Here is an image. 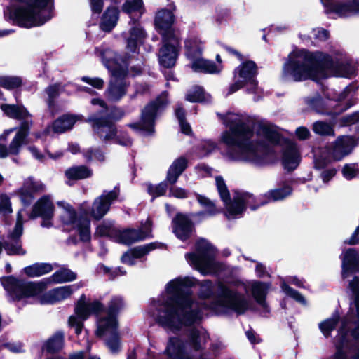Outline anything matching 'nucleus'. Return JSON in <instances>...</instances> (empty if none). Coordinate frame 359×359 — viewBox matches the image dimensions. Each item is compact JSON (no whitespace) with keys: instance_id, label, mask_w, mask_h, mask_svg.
<instances>
[{"instance_id":"nucleus-17","label":"nucleus","mask_w":359,"mask_h":359,"mask_svg":"<svg viewBox=\"0 0 359 359\" xmlns=\"http://www.w3.org/2000/svg\"><path fill=\"white\" fill-rule=\"evenodd\" d=\"M124 302L121 297H113L108 303L107 315L97 320L96 335L111 332L118 328V313L123 309Z\"/></svg>"},{"instance_id":"nucleus-39","label":"nucleus","mask_w":359,"mask_h":359,"mask_svg":"<svg viewBox=\"0 0 359 359\" xmlns=\"http://www.w3.org/2000/svg\"><path fill=\"white\" fill-rule=\"evenodd\" d=\"M65 176L69 181L80 180L92 175V170L84 165L73 166L65 171Z\"/></svg>"},{"instance_id":"nucleus-36","label":"nucleus","mask_w":359,"mask_h":359,"mask_svg":"<svg viewBox=\"0 0 359 359\" xmlns=\"http://www.w3.org/2000/svg\"><path fill=\"white\" fill-rule=\"evenodd\" d=\"M118 18V9L114 6L109 7L102 15L100 28L105 32L111 31L116 25Z\"/></svg>"},{"instance_id":"nucleus-4","label":"nucleus","mask_w":359,"mask_h":359,"mask_svg":"<svg viewBox=\"0 0 359 359\" xmlns=\"http://www.w3.org/2000/svg\"><path fill=\"white\" fill-rule=\"evenodd\" d=\"M215 182L224 205V215L228 219L241 217L247 206L252 210H256L259 206L269 202L283 200L292 193V188L289 185H285L281 188L270 190L257 198L247 192H236L233 200H231L229 191L223 178L220 176L216 177Z\"/></svg>"},{"instance_id":"nucleus-47","label":"nucleus","mask_w":359,"mask_h":359,"mask_svg":"<svg viewBox=\"0 0 359 359\" xmlns=\"http://www.w3.org/2000/svg\"><path fill=\"white\" fill-rule=\"evenodd\" d=\"M116 232L117 229L111 222H104L97 226L95 234L100 236H108L115 240Z\"/></svg>"},{"instance_id":"nucleus-53","label":"nucleus","mask_w":359,"mask_h":359,"mask_svg":"<svg viewBox=\"0 0 359 359\" xmlns=\"http://www.w3.org/2000/svg\"><path fill=\"white\" fill-rule=\"evenodd\" d=\"M341 172L343 177L348 180L359 177V169L355 163L344 165Z\"/></svg>"},{"instance_id":"nucleus-31","label":"nucleus","mask_w":359,"mask_h":359,"mask_svg":"<svg viewBox=\"0 0 359 359\" xmlns=\"http://www.w3.org/2000/svg\"><path fill=\"white\" fill-rule=\"evenodd\" d=\"M53 204L48 196H43L40 198L33 207L29 215L30 219H35L37 217L41 218H52L53 216Z\"/></svg>"},{"instance_id":"nucleus-37","label":"nucleus","mask_w":359,"mask_h":359,"mask_svg":"<svg viewBox=\"0 0 359 359\" xmlns=\"http://www.w3.org/2000/svg\"><path fill=\"white\" fill-rule=\"evenodd\" d=\"M187 166V160L185 158L180 157L175 159L168 169L167 180L172 184L176 183L179 177L186 169Z\"/></svg>"},{"instance_id":"nucleus-19","label":"nucleus","mask_w":359,"mask_h":359,"mask_svg":"<svg viewBox=\"0 0 359 359\" xmlns=\"http://www.w3.org/2000/svg\"><path fill=\"white\" fill-rule=\"evenodd\" d=\"M130 29L126 34V53L122 57L116 53L115 57L121 62V59H126L129 65L130 60L134 57L138 52V48L142 45L146 37L147 33L138 21L130 22Z\"/></svg>"},{"instance_id":"nucleus-6","label":"nucleus","mask_w":359,"mask_h":359,"mask_svg":"<svg viewBox=\"0 0 359 359\" xmlns=\"http://www.w3.org/2000/svg\"><path fill=\"white\" fill-rule=\"evenodd\" d=\"M97 55L104 67L111 72L112 79L105 92L108 100L116 102L120 100L126 93L127 83L123 77L127 74L128 64L126 59H121V62L115 57L116 53L106 46H101L95 49Z\"/></svg>"},{"instance_id":"nucleus-34","label":"nucleus","mask_w":359,"mask_h":359,"mask_svg":"<svg viewBox=\"0 0 359 359\" xmlns=\"http://www.w3.org/2000/svg\"><path fill=\"white\" fill-rule=\"evenodd\" d=\"M81 118V116L80 115H64L53 122L52 126L53 130L57 133H64L70 130Z\"/></svg>"},{"instance_id":"nucleus-61","label":"nucleus","mask_w":359,"mask_h":359,"mask_svg":"<svg viewBox=\"0 0 359 359\" xmlns=\"http://www.w3.org/2000/svg\"><path fill=\"white\" fill-rule=\"evenodd\" d=\"M313 37L318 41H325L329 38V32L323 28H315L312 30Z\"/></svg>"},{"instance_id":"nucleus-44","label":"nucleus","mask_w":359,"mask_h":359,"mask_svg":"<svg viewBox=\"0 0 359 359\" xmlns=\"http://www.w3.org/2000/svg\"><path fill=\"white\" fill-rule=\"evenodd\" d=\"M52 281L54 283H64L72 281L76 279V274L67 269H61L55 272L51 276Z\"/></svg>"},{"instance_id":"nucleus-42","label":"nucleus","mask_w":359,"mask_h":359,"mask_svg":"<svg viewBox=\"0 0 359 359\" xmlns=\"http://www.w3.org/2000/svg\"><path fill=\"white\" fill-rule=\"evenodd\" d=\"M63 345L64 334L61 332H57L46 341L44 349L49 353H55L60 350Z\"/></svg>"},{"instance_id":"nucleus-46","label":"nucleus","mask_w":359,"mask_h":359,"mask_svg":"<svg viewBox=\"0 0 359 359\" xmlns=\"http://www.w3.org/2000/svg\"><path fill=\"white\" fill-rule=\"evenodd\" d=\"M117 329L118 328L115 329V330L111 332L102 335H97L98 337L109 336V337L106 340V345L112 353H117L121 348V344L117 332Z\"/></svg>"},{"instance_id":"nucleus-58","label":"nucleus","mask_w":359,"mask_h":359,"mask_svg":"<svg viewBox=\"0 0 359 359\" xmlns=\"http://www.w3.org/2000/svg\"><path fill=\"white\" fill-rule=\"evenodd\" d=\"M217 149V144L210 140H204L200 146L201 156H205L212 153Z\"/></svg>"},{"instance_id":"nucleus-33","label":"nucleus","mask_w":359,"mask_h":359,"mask_svg":"<svg viewBox=\"0 0 359 359\" xmlns=\"http://www.w3.org/2000/svg\"><path fill=\"white\" fill-rule=\"evenodd\" d=\"M122 11L130 18V22L138 21L144 13L142 0H126L122 5Z\"/></svg>"},{"instance_id":"nucleus-29","label":"nucleus","mask_w":359,"mask_h":359,"mask_svg":"<svg viewBox=\"0 0 359 359\" xmlns=\"http://www.w3.org/2000/svg\"><path fill=\"white\" fill-rule=\"evenodd\" d=\"M189 60L191 68L196 72L214 74L220 73L223 69L222 65H216L214 62L204 59L201 56Z\"/></svg>"},{"instance_id":"nucleus-10","label":"nucleus","mask_w":359,"mask_h":359,"mask_svg":"<svg viewBox=\"0 0 359 359\" xmlns=\"http://www.w3.org/2000/svg\"><path fill=\"white\" fill-rule=\"evenodd\" d=\"M1 109L7 116L21 121L20 126L10 144L11 152L18 154L32 125V115L23 106L4 104L1 105Z\"/></svg>"},{"instance_id":"nucleus-40","label":"nucleus","mask_w":359,"mask_h":359,"mask_svg":"<svg viewBox=\"0 0 359 359\" xmlns=\"http://www.w3.org/2000/svg\"><path fill=\"white\" fill-rule=\"evenodd\" d=\"M24 272L29 277H39L53 271V266L48 263H36L24 268Z\"/></svg>"},{"instance_id":"nucleus-21","label":"nucleus","mask_w":359,"mask_h":359,"mask_svg":"<svg viewBox=\"0 0 359 359\" xmlns=\"http://www.w3.org/2000/svg\"><path fill=\"white\" fill-rule=\"evenodd\" d=\"M325 12L333 18H347L359 13V0H320Z\"/></svg>"},{"instance_id":"nucleus-12","label":"nucleus","mask_w":359,"mask_h":359,"mask_svg":"<svg viewBox=\"0 0 359 359\" xmlns=\"http://www.w3.org/2000/svg\"><path fill=\"white\" fill-rule=\"evenodd\" d=\"M60 208V219L68 230H75L83 241L90 239V221L87 218L77 217L74 209L67 203L57 202Z\"/></svg>"},{"instance_id":"nucleus-8","label":"nucleus","mask_w":359,"mask_h":359,"mask_svg":"<svg viewBox=\"0 0 359 359\" xmlns=\"http://www.w3.org/2000/svg\"><path fill=\"white\" fill-rule=\"evenodd\" d=\"M216 250L206 240L196 243V252L185 255L187 262L203 275L217 273L224 269L223 264L215 259Z\"/></svg>"},{"instance_id":"nucleus-14","label":"nucleus","mask_w":359,"mask_h":359,"mask_svg":"<svg viewBox=\"0 0 359 359\" xmlns=\"http://www.w3.org/2000/svg\"><path fill=\"white\" fill-rule=\"evenodd\" d=\"M88 122L91 124L94 133L103 142H108L116 137V142L124 147L132 145V140L127 135L116 136L117 131L114 125L108 120L104 118L102 115H92L88 117Z\"/></svg>"},{"instance_id":"nucleus-15","label":"nucleus","mask_w":359,"mask_h":359,"mask_svg":"<svg viewBox=\"0 0 359 359\" xmlns=\"http://www.w3.org/2000/svg\"><path fill=\"white\" fill-rule=\"evenodd\" d=\"M1 283L10 298L13 301H19L34 296L40 292L44 287L43 283L27 282L12 276L3 278Z\"/></svg>"},{"instance_id":"nucleus-24","label":"nucleus","mask_w":359,"mask_h":359,"mask_svg":"<svg viewBox=\"0 0 359 359\" xmlns=\"http://www.w3.org/2000/svg\"><path fill=\"white\" fill-rule=\"evenodd\" d=\"M151 231V223L150 219H147L141 229H117L115 241L126 245H130L149 237Z\"/></svg>"},{"instance_id":"nucleus-54","label":"nucleus","mask_w":359,"mask_h":359,"mask_svg":"<svg viewBox=\"0 0 359 359\" xmlns=\"http://www.w3.org/2000/svg\"><path fill=\"white\" fill-rule=\"evenodd\" d=\"M167 189L168 186L165 182H161L157 185H147V191L153 198L163 196Z\"/></svg>"},{"instance_id":"nucleus-50","label":"nucleus","mask_w":359,"mask_h":359,"mask_svg":"<svg viewBox=\"0 0 359 359\" xmlns=\"http://www.w3.org/2000/svg\"><path fill=\"white\" fill-rule=\"evenodd\" d=\"M313 130L320 135H334L333 128L327 123L316 121L313 125Z\"/></svg>"},{"instance_id":"nucleus-20","label":"nucleus","mask_w":359,"mask_h":359,"mask_svg":"<svg viewBox=\"0 0 359 359\" xmlns=\"http://www.w3.org/2000/svg\"><path fill=\"white\" fill-rule=\"evenodd\" d=\"M119 191L116 189L111 191H104L102 194L96 198L89 210H87V203L81 205V211L89 215L95 219L102 218L109 210L111 205L118 198Z\"/></svg>"},{"instance_id":"nucleus-7","label":"nucleus","mask_w":359,"mask_h":359,"mask_svg":"<svg viewBox=\"0 0 359 359\" xmlns=\"http://www.w3.org/2000/svg\"><path fill=\"white\" fill-rule=\"evenodd\" d=\"M355 146L356 141L354 137L341 135L338 137L330 146L314 149L315 168L323 169L334 161H341L352 152Z\"/></svg>"},{"instance_id":"nucleus-28","label":"nucleus","mask_w":359,"mask_h":359,"mask_svg":"<svg viewBox=\"0 0 359 359\" xmlns=\"http://www.w3.org/2000/svg\"><path fill=\"white\" fill-rule=\"evenodd\" d=\"M79 287L76 285L58 287L44 294L41 299L42 304H55L69 298Z\"/></svg>"},{"instance_id":"nucleus-32","label":"nucleus","mask_w":359,"mask_h":359,"mask_svg":"<svg viewBox=\"0 0 359 359\" xmlns=\"http://www.w3.org/2000/svg\"><path fill=\"white\" fill-rule=\"evenodd\" d=\"M250 286L252 294L259 306L263 309V313H269V309L265 302V297L271 285L259 281H254L250 283Z\"/></svg>"},{"instance_id":"nucleus-45","label":"nucleus","mask_w":359,"mask_h":359,"mask_svg":"<svg viewBox=\"0 0 359 359\" xmlns=\"http://www.w3.org/2000/svg\"><path fill=\"white\" fill-rule=\"evenodd\" d=\"M22 83V80L19 76H0V87L8 90H13L20 87Z\"/></svg>"},{"instance_id":"nucleus-25","label":"nucleus","mask_w":359,"mask_h":359,"mask_svg":"<svg viewBox=\"0 0 359 359\" xmlns=\"http://www.w3.org/2000/svg\"><path fill=\"white\" fill-rule=\"evenodd\" d=\"M175 22V15L172 11L166 8L159 10L155 15L154 25L162 39L178 37L172 25Z\"/></svg>"},{"instance_id":"nucleus-41","label":"nucleus","mask_w":359,"mask_h":359,"mask_svg":"<svg viewBox=\"0 0 359 359\" xmlns=\"http://www.w3.org/2000/svg\"><path fill=\"white\" fill-rule=\"evenodd\" d=\"M307 103L316 112L321 114H336L338 113V111L330 110L331 104L326 103L319 95L309 99Z\"/></svg>"},{"instance_id":"nucleus-59","label":"nucleus","mask_w":359,"mask_h":359,"mask_svg":"<svg viewBox=\"0 0 359 359\" xmlns=\"http://www.w3.org/2000/svg\"><path fill=\"white\" fill-rule=\"evenodd\" d=\"M60 86L55 84L48 87L46 90L48 96V104L50 109L53 106L54 99L59 95Z\"/></svg>"},{"instance_id":"nucleus-64","label":"nucleus","mask_w":359,"mask_h":359,"mask_svg":"<svg viewBox=\"0 0 359 359\" xmlns=\"http://www.w3.org/2000/svg\"><path fill=\"white\" fill-rule=\"evenodd\" d=\"M336 169L330 168L322 172V173L320 174V177L324 182H327L336 175Z\"/></svg>"},{"instance_id":"nucleus-43","label":"nucleus","mask_w":359,"mask_h":359,"mask_svg":"<svg viewBox=\"0 0 359 359\" xmlns=\"http://www.w3.org/2000/svg\"><path fill=\"white\" fill-rule=\"evenodd\" d=\"M339 313H334L332 317L327 318L319 323V329L325 337H328L330 335L331 332L335 329L339 323Z\"/></svg>"},{"instance_id":"nucleus-63","label":"nucleus","mask_w":359,"mask_h":359,"mask_svg":"<svg viewBox=\"0 0 359 359\" xmlns=\"http://www.w3.org/2000/svg\"><path fill=\"white\" fill-rule=\"evenodd\" d=\"M295 133L297 138L302 140H306L310 136L309 130L304 126L297 128L296 129Z\"/></svg>"},{"instance_id":"nucleus-16","label":"nucleus","mask_w":359,"mask_h":359,"mask_svg":"<svg viewBox=\"0 0 359 359\" xmlns=\"http://www.w3.org/2000/svg\"><path fill=\"white\" fill-rule=\"evenodd\" d=\"M104 309V305L97 300L86 302V297L81 295L75 307V315L69 318V325L75 328V332L79 334L82 330L83 323L90 314H97Z\"/></svg>"},{"instance_id":"nucleus-30","label":"nucleus","mask_w":359,"mask_h":359,"mask_svg":"<svg viewBox=\"0 0 359 359\" xmlns=\"http://www.w3.org/2000/svg\"><path fill=\"white\" fill-rule=\"evenodd\" d=\"M192 229V223L187 216L178 214L173 219V232L179 239L184 241L188 238Z\"/></svg>"},{"instance_id":"nucleus-38","label":"nucleus","mask_w":359,"mask_h":359,"mask_svg":"<svg viewBox=\"0 0 359 359\" xmlns=\"http://www.w3.org/2000/svg\"><path fill=\"white\" fill-rule=\"evenodd\" d=\"M91 103L93 105H98L101 108L100 112L96 115L97 116L102 115L104 116V118L108 120L109 121L112 122V121H118L124 116L123 111L118 108H114L111 110L109 114L107 113V107H106L104 101L102 100L93 99L91 100Z\"/></svg>"},{"instance_id":"nucleus-55","label":"nucleus","mask_w":359,"mask_h":359,"mask_svg":"<svg viewBox=\"0 0 359 359\" xmlns=\"http://www.w3.org/2000/svg\"><path fill=\"white\" fill-rule=\"evenodd\" d=\"M12 212L9 197L5 194H0V215L6 216Z\"/></svg>"},{"instance_id":"nucleus-2","label":"nucleus","mask_w":359,"mask_h":359,"mask_svg":"<svg viewBox=\"0 0 359 359\" xmlns=\"http://www.w3.org/2000/svg\"><path fill=\"white\" fill-rule=\"evenodd\" d=\"M355 73V65L342 53L334 60L327 53L305 49L293 50L283 69V78L294 81L308 79L318 81L329 76L350 78Z\"/></svg>"},{"instance_id":"nucleus-26","label":"nucleus","mask_w":359,"mask_h":359,"mask_svg":"<svg viewBox=\"0 0 359 359\" xmlns=\"http://www.w3.org/2000/svg\"><path fill=\"white\" fill-rule=\"evenodd\" d=\"M46 190V185L39 180L34 177H27L24 179L22 187L18 190V195L21 201L29 205L33 201L34 195Z\"/></svg>"},{"instance_id":"nucleus-60","label":"nucleus","mask_w":359,"mask_h":359,"mask_svg":"<svg viewBox=\"0 0 359 359\" xmlns=\"http://www.w3.org/2000/svg\"><path fill=\"white\" fill-rule=\"evenodd\" d=\"M81 80L92 86L93 87L95 88H97V89H101L102 88L103 86H104V81L101 78H99V77H88V76H83L81 78Z\"/></svg>"},{"instance_id":"nucleus-9","label":"nucleus","mask_w":359,"mask_h":359,"mask_svg":"<svg viewBox=\"0 0 359 359\" xmlns=\"http://www.w3.org/2000/svg\"><path fill=\"white\" fill-rule=\"evenodd\" d=\"M259 133L272 146L278 144L283 145L282 163L285 169L290 171L297 168L300 162V155L295 143L283 140L276 128L269 123L261 125Z\"/></svg>"},{"instance_id":"nucleus-27","label":"nucleus","mask_w":359,"mask_h":359,"mask_svg":"<svg viewBox=\"0 0 359 359\" xmlns=\"http://www.w3.org/2000/svg\"><path fill=\"white\" fill-rule=\"evenodd\" d=\"M341 259L343 278L348 277L350 273L359 271V253L355 249L348 248L344 250L341 255Z\"/></svg>"},{"instance_id":"nucleus-35","label":"nucleus","mask_w":359,"mask_h":359,"mask_svg":"<svg viewBox=\"0 0 359 359\" xmlns=\"http://www.w3.org/2000/svg\"><path fill=\"white\" fill-rule=\"evenodd\" d=\"M185 55L188 60L201 56L203 50L202 41L196 36H189L184 41Z\"/></svg>"},{"instance_id":"nucleus-11","label":"nucleus","mask_w":359,"mask_h":359,"mask_svg":"<svg viewBox=\"0 0 359 359\" xmlns=\"http://www.w3.org/2000/svg\"><path fill=\"white\" fill-rule=\"evenodd\" d=\"M257 74V67L255 62L248 60L241 63L234 70L235 82L229 88V94H232L238 89L248 86V91L253 93L257 97L262 93L261 90L257 86L255 76Z\"/></svg>"},{"instance_id":"nucleus-23","label":"nucleus","mask_w":359,"mask_h":359,"mask_svg":"<svg viewBox=\"0 0 359 359\" xmlns=\"http://www.w3.org/2000/svg\"><path fill=\"white\" fill-rule=\"evenodd\" d=\"M179 50V37L163 39V46L158 53L160 65L167 68L173 67L178 57Z\"/></svg>"},{"instance_id":"nucleus-1","label":"nucleus","mask_w":359,"mask_h":359,"mask_svg":"<svg viewBox=\"0 0 359 359\" xmlns=\"http://www.w3.org/2000/svg\"><path fill=\"white\" fill-rule=\"evenodd\" d=\"M196 282L193 278L184 277L175 278L167 284L165 292L154 305L158 323L168 329L178 330L183 326L199 323L205 309L215 312L232 311L237 314H243L249 309V302L243 294L233 287L220 283L211 304L199 303L194 300L189 290Z\"/></svg>"},{"instance_id":"nucleus-48","label":"nucleus","mask_w":359,"mask_h":359,"mask_svg":"<svg viewBox=\"0 0 359 359\" xmlns=\"http://www.w3.org/2000/svg\"><path fill=\"white\" fill-rule=\"evenodd\" d=\"M197 200L203 207L206 208L205 212H201L199 215L206 214L209 216H212L219 212V211L215 207L214 203L209 200L208 198L201 195H198Z\"/></svg>"},{"instance_id":"nucleus-22","label":"nucleus","mask_w":359,"mask_h":359,"mask_svg":"<svg viewBox=\"0 0 359 359\" xmlns=\"http://www.w3.org/2000/svg\"><path fill=\"white\" fill-rule=\"evenodd\" d=\"M23 210L17 215V221L13 230L8 233L4 242V249L8 255H24L26 251L22 248L20 237L23 232Z\"/></svg>"},{"instance_id":"nucleus-18","label":"nucleus","mask_w":359,"mask_h":359,"mask_svg":"<svg viewBox=\"0 0 359 359\" xmlns=\"http://www.w3.org/2000/svg\"><path fill=\"white\" fill-rule=\"evenodd\" d=\"M349 288L354 296V306L355 313L352 311L341 321V327L338 331L339 339L342 346L349 329V324L354 323L356 328L351 332V335L355 339H359V278L354 277L349 283Z\"/></svg>"},{"instance_id":"nucleus-57","label":"nucleus","mask_w":359,"mask_h":359,"mask_svg":"<svg viewBox=\"0 0 359 359\" xmlns=\"http://www.w3.org/2000/svg\"><path fill=\"white\" fill-rule=\"evenodd\" d=\"M281 287L283 291L287 294V296L293 298L296 301L302 303V304H306L305 299L304 297L297 292L296 290L292 289L285 282H283L281 285Z\"/></svg>"},{"instance_id":"nucleus-51","label":"nucleus","mask_w":359,"mask_h":359,"mask_svg":"<svg viewBox=\"0 0 359 359\" xmlns=\"http://www.w3.org/2000/svg\"><path fill=\"white\" fill-rule=\"evenodd\" d=\"M213 294V285L210 280H205L200 283L198 295L201 299L207 300Z\"/></svg>"},{"instance_id":"nucleus-62","label":"nucleus","mask_w":359,"mask_h":359,"mask_svg":"<svg viewBox=\"0 0 359 359\" xmlns=\"http://www.w3.org/2000/svg\"><path fill=\"white\" fill-rule=\"evenodd\" d=\"M169 195L177 198H184L187 197V192L185 189L180 187H172L170 189Z\"/></svg>"},{"instance_id":"nucleus-49","label":"nucleus","mask_w":359,"mask_h":359,"mask_svg":"<svg viewBox=\"0 0 359 359\" xmlns=\"http://www.w3.org/2000/svg\"><path fill=\"white\" fill-rule=\"evenodd\" d=\"M158 247V246L157 243H151L132 248L129 250L131 252L134 257L139 259L147 255L150 251L157 248Z\"/></svg>"},{"instance_id":"nucleus-52","label":"nucleus","mask_w":359,"mask_h":359,"mask_svg":"<svg viewBox=\"0 0 359 359\" xmlns=\"http://www.w3.org/2000/svg\"><path fill=\"white\" fill-rule=\"evenodd\" d=\"M187 100L191 102H203L205 100V94L201 87L196 86L188 92Z\"/></svg>"},{"instance_id":"nucleus-56","label":"nucleus","mask_w":359,"mask_h":359,"mask_svg":"<svg viewBox=\"0 0 359 359\" xmlns=\"http://www.w3.org/2000/svg\"><path fill=\"white\" fill-rule=\"evenodd\" d=\"M83 156L88 161H103L104 160V154L102 151L97 149H88L83 153Z\"/></svg>"},{"instance_id":"nucleus-13","label":"nucleus","mask_w":359,"mask_h":359,"mask_svg":"<svg viewBox=\"0 0 359 359\" xmlns=\"http://www.w3.org/2000/svg\"><path fill=\"white\" fill-rule=\"evenodd\" d=\"M168 104L166 93H162L156 100L149 104L142 112L139 123H130V128L138 130L143 135H150L154 133V121L157 114Z\"/></svg>"},{"instance_id":"nucleus-5","label":"nucleus","mask_w":359,"mask_h":359,"mask_svg":"<svg viewBox=\"0 0 359 359\" xmlns=\"http://www.w3.org/2000/svg\"><path fill=\"white\" fill-rule=\"evenodd\" d=\"M5 11L13 22L20 27H39L54 15V0H16Z\"/></svg>"},{"instance_id":"nucleus-3","label":"nucleus","mask_w":359,"mask_h":359,"mask_svg":"<svg viewBox=\"0 0 359 359\" xmlns=\"http://www.w3.org/2000/svg\"><path fill=\"white\" fill-rule=\"evenodd\" d=\"M228 128L221 133L220 141L227 146L224 156L229 161L248 162L262 165L273 149L252 140L253 133L245 121V117L239 114L229 112L221 116Z\"/></svg>"}]
</instances>
